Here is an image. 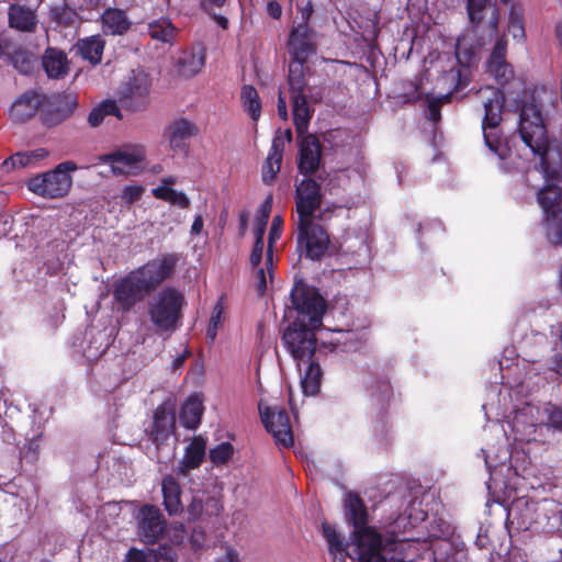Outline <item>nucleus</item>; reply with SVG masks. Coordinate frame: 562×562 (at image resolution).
I'll return each mask as SVG.
<instances>
[{
	"label": "nucleus",
	"instance_id": "nucleus-15",
	"mask_svg": "<svg viewBox=\"0 0 562 562\" xmlns=\"http://www.w3.org/2000/svg\"><path fill=\"white\" fill-rule=\"evenodd\" d=\"M299 235L297 241L305 248L306 257L312 260L321 259L329 246V236L327 232L313 218L297 222Z\"/></svg>",
	"mask_w": 562,
	"mask_h": 562
},
{
	"label": "nucleus",
	"instance_id": "nucleus-25",
	"mask_svg": "<svg viewBox=\"0 0 562 562\" xmlns=\"http://www.w3.org/2000/svg\"><path fill=\"white\" fill-rule=\"evenodd\" d=\"M49 156V151L44 147L18 151L5 159L2 167L5 171L15 168H32L38 166Z\"/></svg>",
	"mask_w": 562,
	"mask_h": 562
},
{
	"label": "nucleus",
	"instance_id": "nucleus-9",
	"mask_svg": "<svg viewBox=\"0 0 562 562\" xmlns=\"http://www.w3.org/2000/svg\"><path fill=\"white\" fill-rule=\"evenodd\" d=\"M541 512L543 519L551 520L558 513V505L550 499L531 502L526 497H519L512 503L507 510V518L510 524H516L518 529L529 530L535 525H542V520L533 518V515Z\"/></svg>",
	"mask_w": 562,
	"mask_h": 562
},
{
	"label": "nucleus",
	"instance_id": "nucleus-1",
	"mask_svg": "<svg viewBox=\"0 0 562 562\" xmlns=\"http://www.w3.org/2000/svg\"><path fill=\"white\" fill-rule=\"evenodd\" d=\"M487 149L508 166L518 168L520 154L539 159L546 184L538 192L548 240L562 245V143H485Z\"/></svg>",
	"mask_w": 562,
	"mask_h": 562
},
{
	"label": "nucleus",
	"instance_id": "nucleus-34",
	"mask_svg": "<svg viewBox=\"0 0 562 562\" xmlns=\"http://www.w3.org/2000/svg\"><path fill=\"white\" fill-rule=\"evenodd\" d=\"M43 67L49 78H61L67 75V57L56 48H47L42 59Z\"/></svg>",
	"mask_w": 562,
	"mask_h": 562
},
{
	"label": "nucleus",
	"instance_id": "nucleus-63",
	"mask_svg": "<svg viewBox=\"0 0 562 562\" xmlns=\"http://www.w3.org/2000/svg\"><path fill=\"white\" fill-rule=\"evenodd\" d=\"M267 223H268V221H266V220L257 218L256 227H255V243L263 241V235L266 232Z\"/></svg>",
	"mask_w": 562,
	"mask_h": 562
},
{
	"label": "nucleus",
	"instance_id": "nucleus-51",
	"mask_svg": "<svg viewBox=\"0 0 562 562\" xmlns=\"http://www.w3.org/2000/svg\"><path fill=\"white\" fill-rule=\"evenodd\" d=\"M508 32L514 38L522 40L525 37V30L522 19L515 8H512L509 14Z\"/></svg>",
	"mask_w": 562,
	"mask_h": 562
},
{
	"label": "nucleus",
	"instance_id": "nucleus-36",
	"mask_svg": "<svg viewBox=\"0 0 562 562\" xmlns=\"http://www.w3.org/2000/svg\"><path fill=\"white\" fill-rule=\"evenodd\" d=\"M165 133L169 140H184L200 137V127L195 123L180 117L169 124Z\"/></svg>",
	"mask_w": 562,
	"mask_h": 562
},
{
	"label": "nucleus",
	"instance_id": "nucleus-42",
	"mask_svg": "<svg viewBox=\"0 0 562 562\" xmlns=\"http://www.w3.org/2000/svg\"><path fill=\"white\" fill-rule=\"evenodd\" d=\"M176 33V29L167 19L153 21L148 24V34L153 40L164 43L170 42Z\"/></svg>",
	"mask_w": 562,
	"mask_h": 562
},
{
	"label": "nucleus",
	"instance_id": "nucleus-47",
	"mask_svg": "<svg viewBox=\"0 0 562 562\" xmlns=\"http://www.w3.org/2000/svg\"><path fill=\"white\" fill-rule=\"evenodd\" d=\"M224 306L222 299L214 305L210 323L206 329V337L210 339V341H214V339L217 336V330L222 326L224 322Z\"/></svg>",
	"mask_w": 562,
	"mask_h": 562
},
{
	"label": "nucleus",
	"instance_id": "nucleus-62",
	"mask_svg": "<svg viewBox=\"0 0 562 562\" xmlns=\"http://www.w3.org/2000/svg\"><path fill=\"white\" fill-rule=\"evenodd\" d=\"M203 510V504L200 498L193 497L191 504L188 506V513L193 519L198 518Z\"/></svg>",
	"mask_w": 562,
	"mask_h": 562
},
{
	"label": "nucleus",
	"instance_id": "nucleus-37",
	"mask_svg": "<svg viewBox=\"0 0 562 562\" xmlns=\"http://www.w3.org/2000/svg\"><path fill=\"white\" fill-rule=\"evenodd\" d=\"M205 64V53L203 48L186 52L179 59V71L184 77H192L200 72Z\"/></svg>",
	"mask_w": 562,
	"mask_h": 562
},
{
	"label": "nucleus",
	"instance_id": "nucleus-45",
	"mask_svg": "<svg viewBox=\"0 0 562 562\" xmlns=\"http://www.w3.org/2000/svg\"><path fill=\"white\" fill-rule=\"evenodd\" d=\"M282 224L283 221L281 216H274L271 223L270 232H269V240H268V249L266 255V265L268 269H271L272 259H273V245L280 238L282 233Z\"/></svg>",
	"mask_w": 562,
	"mask_h": 562
},
{
	"label": "nucleus",
	"instance_id": "nucleus-31",
	"mask_svg": "<svg viewBox=\"0 0 562 562\" xmlns=\"http://www.w3.org/2000/svg\"><path fill=\"white\" fill-rule=\"evenodd\" d=\"M164 505L169 515H177L182 512L181 488L172 475L164 477L161 483Z\"/></svg>",
	"mask_w": 562,
	"mask_h": 562
},
{
	"label": "nucleus",
	"instance_id": "nucleus-46",
	"mask_svg": "<svg viewBox=\"0 0 562 562\" xmlns=\"http://www.w3.org/2000/svg\"><path fill=\"white\" fill-rule=\"evenodd\" d=\"M227 0H202L201 7L204 11H206L212 19L221 26L223 30L228 27V20L223 14L216 13L217 9H222L226 4Z\"/></svg>",
	"mask_w": 562,
	"mask_h": 562
},
{
	"label": "nucleus",
	"instance_id": "nucleus-11",
	"mask_svg": "<svg viewBox=\"0 0 562 562\" xmlns=\"http://www.w3.org/2000/svg\"><path fill=\"white\" fill-rule=\"evenodd\" d=\"M179 261L177 254H162L131 271L149 294L171 277Z\"/></svg>",
	"mask_w": 562,
	"mask_h": 562
},
{
	"label": "nucleus",
	"instance_id": "nucleus-5",
	"mask_svg": "<svg viewBox=\"0 0 562 562\" xmlns=\"http://www.w3.org/2000/svg\"><path fill=\"white\" fill-rule=\"evenodd\" d=\"M306 61L292 59L289 65L288 82L291 91L293 122L301 140H317L313 136H303L308 127L312 117V110L307 103L305 93V64Z\"/></svg>",
	"mask_w": 562,
	"mask_h": 562
},
{
	"label": "nucleus",
	"instance_id": "nucleus-24",
	"mask_svg": "<svg viewBox=\"0 0 562 562\" xmlns=\"http://www.w3.org/2000/svg\"><path fill=\"white\" fill-rule=\"evenodd\" d=\"M176 424V416L172 408L167 405H160L154 413L153 428L150 436L156 443H161L169 438Z\"/></svg>",
	"mask_w": 562,
	"mask_h": 562
},
{
	"label": "nucleus",
	"instance_id": "nucleus-49",
	"mask_svg": "<svg viewBox=\"0 0 562 562\" xmlns=\"http://www.w3.org/2000/svg\"><path fill=\"white\" fill-rule=\"evenodd\" d=\"M323 535L328 542L330 552L335 555L337 553H339L341 555V558L344 559L342 553L345 551V547H344V543H342L339 535L336 532V530L331 526L324 524L323 525ZM342 562H345V561L342 560Z\"/></svg>",
	"mask_w": 562,
	"mask_h": 562
},
{
	"label": "nucleus",
	"instance_id": "nucleus-59",
	"mask_svg": "<svg viewBox=\"0 0 562 562\" xmlns=\"http://www.w3.org/2000/svg\"><path fill=\"white\" fill-rule=\"evenodd\" d=\"M262 255L263 241L255 243L249 258L251 268H258V266H261Z\"/></svg>",
	"mask_w": 562,
	"mask_h": 562
},
{
	"label": "nucleus",
	"instance_id": "nucleus-14",
	"mask_svg": "<svg viewBox=\"0 0 562 562\" xmlns=\"http://www.w3.org/2000/svg\"><path fill=\"white\" fill-rule=\"evenodd\" d=\"M259 413L266 429L272 435L277 445L284 448L292 447L293 432L285 411L269 406L261 401L259 402Z\"/></svg>",
	"mask_w": 562,
	"mask_h": 562
},
{
	"label": "nucleus",
	"instance_id": "nucleus-27",
	"mask_svg": "<svg viewBox=\"0 0 562 562\" xmlns=\"http://www.w3.org/2000/svg\"><path fill=\"white\" fill-rule=\"evenodd\" d=\"M205 440L201 437H195L187 447L177 473L181 476H187L190 470L199 468L205 457Z\"/></svg>",
	"mask_w": 562,
	"mask_h": 562
},
{
	"label": "nucleus",
	"instance_id": "nucleus-43",
	"mask_svg": "<svg viewBox=\"0 0 562 562\" xmlns=\"http://www.w3.org/2000/svg\"><path fill=\"white\" fill-rule=\"evenodd\" d=\"M106 115H119V108L115 101H104L93 109L88 116V122L92 127H97Z\"/></svg>",
	"mask_w": 562,
	"mask_h": 562
},
{
	"label": "nucleus",
	"instance_id": "nucleus-35",
	"mask_svg": "<svg viewBox=\"0 0 562 562\" xmlns=\"http://www.w3.org/2000/svg\"><path fill=\"white\" fill-rule=\"evenodd\" d=\"M203 403L199 395H191L182 405L180 423L188 429H195L201 423Z\"/></svg>",
	"mask_w": 562,
	"mask_h": 562
},
{
	"label": "nucleus",
	"instance_id": "nucleus-12",
	"mask_svg": "<svg viewBox=\"0 0 562 562\" xmlns=\"http://www.w3.org/2000/svg\"><path fill=\"white\" fill-rule=\"evenodd\" d=\"M151 79L144 70H132L121 85L120 101L126 109L138 111L148 104Z\"/></svg>",
	"mask_w": 562,
	"mask_h": 562
},
{
	"label": "nucleus",
	"instance_id": "nucleus-30",
	"mask_svg": "<svg viewBox=\"0 0 562 562\" xmlns=\"http://www.w3.org/2000/svg\"><path fill=\"white\" fill-rule=\"evenodd\" d=\"M40 106V95L35 92H25L11 106L10 116L15 122L31 119Z\"/></svg>",
	"mask_w": 562,
	"mask_h": 562
},
{
	"label": "nucleus",
	"instance_id": "nucleus-57",
	"mask_svg": "<svg viewBox=\"0 0 562 562\" xmlns=\"http://www.w3.org/2000/svg\"><path fill=\"white\" fill-rule=\"evenodd\" d=\"M546 411L548 414L547 425L555 430H562V408L551 406Z\"/></svg>",
	"mask_w": 562,
	"mask_h": 562
},
{
	"label": "nucleus",
	"instance_id": "nucleus-29",
	"mask_svg": "<svg viewBox=\"0 0 562 562\" xmlns=\"http://www.w3.org/2000/svg\"><path fill=\"white\" fill-rule=\"evenodd\" d=\"M538 408L529 403H526L522 407L516 409L509 424L516 434L529 436L532 434L533 428L537 425L536 414Z\"/></svg>",
	"mask_w": 562,
	"mask_h": 562
},
{
	"label": "nucleus",
	"instance_id": "nucleus-50",
	"mask_svg": "<svg viewBox=\"0 0 562 562\" xmlns=\"http://www.w3.org/2000/svg\"><path fill=\"white\" fill-rule=\"evenodd\" d=\"M145 187L140 184H128L122 189L121 200L124 204H133L137 202L144 194Z\"/></svg>",
	"mask_w": 562,
	"mask_h": 562
},
{
	"label": "nucleus",
	"instance_id": "nucleus-52",
	"mask_svg": "<svg viewBox=\"0 0 562 562\" xmlns=\"http://www.w3.org/2000/svg\"><path fill=\"white\" fill-rule=\"evenodd\" d=\"M177 555L169 546H159L156 550L150 551V562H176Z\"/></svg>",
	"mask_w": 562,
	"mask_h": 562
},
{
	"label": "nucleus",
	"instance_id": "nucleus-55",
	"mask_svg": "<svg viewBox=\"0 0 562 562\" xmlns=\"http://www.w3.org/2000/svg\"><path fill=\"white\" fill-rule=\"evenodd\" d=\"M414 507H415V503L412 504L411 510H413ZM426 518H427V514L423 510H419L415 515L412 512H409V514L407 516H400L395 520V526H394L393 532H395V528H400L404 524L405 520H407V524L412 528H415L417 522H423Z\"/></svg>",
	"mask_w": 562,
	"mask_h": 562
},
{
	"label": "nucleus",
	"instance_id": "nucleus-44",
	"mask_svg": "<svg viewBox=\"0 0 562 562\" xmlns=\"http://www.w3.org/2000/svg\"><path fill=\"white\" fill-rule=\"evenodd\" d=\"M234 447L231 442H221L210 449L209 458L213 465L222 467L228 463L234 454Z\"/></svg>",
	"mask_w": 562,
	"mask_h": 562
},
{
	"label": "nucleus",
	"instance_id": "nucleus-58",
	"mask_svg": "<svg viewBox=\"0 0 562 562\" xmlns=\"http://www.w3.org/2000/svg\"><path fill=\"white\" fill-rule=\"evenodd\" d=\"M125 562H150V551L146 552L132 548L126 553Z\"/></svg>",
	"mask_w": 562,
	"mask_h": 562
},
{
	"label": "nucleus",
	"instance_id": "nucleus-28",
	"mask_svg": "<svg viewBox=\"0 0 562 562\" xmlns=\"http://www.w3.org/2000/svg\"><path fill=\"white\" fill-rule=\"evenodd\" d=\"M177 182L175 176H168L161 179L160 184L151 190L153 195L170 204L177 205L181 209H187L190 205V200L186 193L176 191L170 186Z\"/></svg>",
	"mask_w": 562,
	"mask_h": 562
},
{
	"label": "nucleus",
	"instance_id": "nucleus-32",
	"mask_svg": "<svg viewBox=\"0 0 562 562\" xmlns=\"http://www.w3.org/2000/svg\"><path fill=\"white\" fill-rule=\"evenodd\" d=\"M321 143H301L299 156V170L303 175L316 171L321 164Z\"/></svg>",
	"mask_w": 562,
	"mask_h": 562
},
{
	"label": "nucleus",
	"instance_id": "nucleus-6",
	"mask_svg": "<svg viewBox=\"0 0 562 562\" xmlns=\"http://www.w3.org/2000/svg\"><path fill=\"white\" fill-rule=\"evenodd\" d=\"M79 167L71 160L58 164L53 170L36 175L27 181V189L46 199H59L68 194L72 186L70 172Z\"/></svg>",
	"mask_w": 562,
	"mask_h": 562
},
{
	"label": "nucleus",
	"instance_id": "nucleus-54",
	"mask_svg": "<svg viewBox=\"0 0 562 562\" xmlns=\"http://www.w3.org/2000/svg\"><path fill=\"white\" fill-rule=\"evenodd\" d=\"M483 453L485 465L491 476L494 474L498 465L503 467L509 460V452L507 449L502 450V452L496 456V460H493L488 453H485L484 450Z\"/></svg>",
	"mask_w": 562,
	"mask_h": 562
},
{
	"label": "nucleus",
	"instance_id": "nucleus-48",
	"mask_svg": "<svg viewBox=\"0 0 562 562\" xmlns=\"http://www.w3.org/2000/svg\"><path fill=\"white\" fill-rule=\"evenodd\" d=\"M451 63L450 68L443 71L442 80L447 82L454 91L463 88L464 83L461 81V70L457 67V58L449 57Z\"/></svg>",
	"mask_w": 562,
	"mask_h": 562
},
{
	"label": "nucleus",
	"instance_id": "nucleus-22",
	"mask_svg": "<svg viewBox=\"0 0 562 562\" xmlns=\"http://www.w3.org/2000/svg\"><path fill=\"white\" fill-rule=\"evenodd\" d=\"M164 531V520L159 510L146 505L139 510L138 533L146 543L155 542Z\"/></svg>",
	"mask_w": 562,
	"mask_h": 562
},
{
	"label": "nucleus",
	"instance_id": "nucleus-53",
	"mask_svg": "<svg viewBox=\"0 0 562 562\" xmlns=\"http://www.w3.org/2000/svg\"><path fill=\"white\" fill-rule=\"evenodd\" d=\"M272 267L269 270L266 262L263 266H258V268H252L255 278H256V289L259 294H262L267 289V276L272 278Z\"/></svg>",
	"mask_w": 562,
	"mask_h": 562
},
{
	"label": "nucleus",
	"instance_id": "nucleus-21",
	"mask_svg": "<svg viewBox=\"0 0 562 562\" xmlns=\"http://www.w3.org/2000/svg\"><path fill=\"white\" fill-rule=\"evenodd\" d=\"M506 40L498 38L486 63V72L499 85L507 83L514 77L513 67L506 60Z\"/></svg>",
	"mask_w": 562,
	"mask_h": 562
},
{
	"label": "nucleus",
	"instance_id": "nucleus-20",
	"mask_svg": "<svg viewBox=\"0 0 562 562\" xmlns=\"http://www.w3.org/2000/svg\"><path fill=\"white\" fill-rule=\"evenodd\" d=\"M344 507L348 522L353 526L350 547L356 544L361 532L370 531L380 535L374 528L367 526L368 514L362 499L358 495L348 493L345 497Z\"/></svg>",
	"mask_w": 562,
	"mask_h": 562
},
{
	"label": "nucleus",
	"instance_id": "nucleus-16",
	"mask_svg": "<svg viewBox=\"0 0 562 562\" xmlns=\"http://www.w3.org/2000/svg\"><path fill=\"white\" fill-rule=\"evenodd\" d=\"M310 14H303V23L293 27L290 33L288 48L292 59L306 61L316 53L317 33L307 23Z\"/></svg>",
	"mask_w": 562,
	"mask_h": 562
},
{
	"label": "nucleus",
	"instance_id": "nucleus-56",
	"mask_svg": "<svg viewBox=\"0 0 562 562\" xmlns=\"http://www.w3.org/2000/svg\"><path fill=\"white\" fill-rule=\"evenodd\" d=\"M347 179L348 176L345 171H335L334 173H329L327 178L323 179V182L325 183V190L334 193L336 187L346 184Z\"/></svg>",
	"mask_w": 562,
	"mask_h": 562
},
{
	"label": "nucleus",
	"instance_id": "nucleus-40",
	"mask_svg": "<svg viewBox=\"0 0 562 562\" xmlns=\"http://www.w3.org/2000/svg\"><path fill=\"white\" fill-rule=\"evenodd\" d=\"M79 50L81 56L89 60L91 64H98L101 61L104 42L100 36H91L80 41Z\"/></svg>",
	"mask_w": 562,
	"mask_h": 562
},
{
	"label": "nucleus",
	"instance_id": "nucleus-10",
	"mask_svg": "<svg viewBox=\"0 0 562 562\" xmlns=\"http://www.w3.org/2000/svg\"><path fill=\"white\" fill-rule=\"evenodd\" d=\"M484 108L482 131L484 140H499L502 131L503 112L505 106L504 92L494 87L481 88L477 92Z\"/></svg>",
	"mask_w": 562,
	"mask_h": 562
},
{
	"label": "nucleus",
	"instance_id": "nucleus-38",
	"mask_svg": "<svg viewBox=\"0 0 562 562\" xmlns=\"http://www.w3.org/2000/svg\"><path fill=\"white\" fill-rule=\"evenodd\" d=\"M240 103L244 111L252 121H257L261 115V100L257 90L252 86H244L240 91Z\"/></svg>",
	"mask_w": 562,
	"mask_h": 562
},
{
	"label": "nucleus",
	"instance_id": "nucleus-41",
	"mask_svg": "<svg viewBox=\"0 0 562 562\" xmlns=\"http://www.w3.org/2000/svg\"><path fill=\"white\" fill-rule=\"evenodd\" d=\"M10 61L23 75L31 74L36 66V57L23 47L14 49L10 55Z\"/></svg>",
	"mask_w": 562,
	"mask_h": 562
},
{
	"label": "nucleus",
	"instance_id": "nucleus-13",
	"mask_svg": "<svg viewBox=\"0 0 562 562\" xmlns=\"http://www.w3.org/2000/svg\"><path fill=\"white\" fill-rule=\"evenodd\" d=\"M99 162L108 164L114 176H137L145 169V153L139 147L124 148L98 157Z\"/></svg>",
	"mask_w": 562,
	"mask_h": 562
},
{
	"label": "nucleus",
	"instance_id": "nucleus-4",
	"mask_svg": "<svg viewBox=\"0 0 562 562\" xmlns=\"http://www.w3.org/2000/svg\"><path fill=\"white\" fill-rule=\"evenodd\" d=\"M186 304L181 291L172 286H165L153 295L147 302V314L158 333H173L182 316Z\"/></svg>",
	"mask_w": 562,
	"mask_h": 562
},
{
	"label": "nucleus",
	"instance_id": "nucleus-39",
	"mask_svg": "<svg viewBox=\"0 0 562 562\" xmlns=\"http://www.w3.org/2000/svg\"><path fill=\"white\" fill-rule=\"evenodd\" d=\"M307 368L301 379V386L305 395H315L321 387L322 370L318 363L308 361Z\"/></svg>",
	"mask_w": 562,
	"mask_h": 562
},
{
	"label": "nucleus",
	"instance_id": "nucleus-2",
	"mask_svg": "<svg viewBox=\"0 0 562 562\" xmlns=\"http://www.w3.org/2000/svg\"><path fill=\"white\" fill-rule=\"evenodd\" d=\"M291 299L299 317L286 328L282 341L301 368V364L308 362L315 352L316 339L313 331L322 325L326 304L314 288L303 283L295 284Z\"/></svg>",
	"mask_w": 562,
	"mask_h": 562
},
{
	"label": "nucleus",
	"instance_id": "nucleus-64",
	"mask_svg": "<svg viewBox=\"0 0 562 562\" xmlns=\"http://www.w3.org/2000/svg\"><path fill=\"white\" fill-rule=\"evenodd\" d=\"M215 562H239L238 553L233 549H227L225 554Z\"/></svg>",
	"mask_w": 562,
	"mask_h": 562
},
{
	"label": "nucleus",
	"instance_id": "nucleus-33",
	"mask_svg": "<svg viewBox=\"0 0 562 562\" xmlns=\"http://www.w3.org/2000/svg\"><path fill=\"white\" fill-rule=\"evenodd\" d=\"M284 143H272L267 159L262 165L261 178L263 183L272 184L280 171L283 158Z\"/></svg>",
	"mask_w": 562,
	"mask_h": 562
},
{
	"label": "nucleus",
	"instance_id": "nucleus-17",
	"mask_svg": "<svg viewBox=\"0 0 562 562\" xmlns=\"http://www.w3.org/2000/svg\"><path fill=\"white\" fill-rule=\"evenodd\" d=\"M146 295L148 293L132 272L117 280L113 285L114 304L122 312H130Z\"/></svg>",
	"mask_w": 562,
	"mask_h": 562
},
{
	"label": "nucleus",
	"instance_id": "nucleus-18",
	"mask_svg": "<svg viewBox=\"0 0 562 562\" xmlns=\"http://www.w3.org/2000/svg\"><path fill=\"white\" fill-rule=\"evenodd\" d=\"M321 202V187L315 180L303 179L296 184L295 204L299 222L313 218Z\"/></svg>",
	"mask_w": 562,
	"mask_h": 562
},
{
	"label": "nucleus",
	"instance_id": "nucleus-26",
	"mask_svg": "<svg viewBox=\"0 0 562 562\" xmlns=\"http://www.w3.org/2000/svg\"><path fill=\"white\" fill-rule=\"evenodd\" d=\"M101 24L104 34L123 35L128 31L132 22L124 10L109 8L101 15Z\"/></svg>",
	"mask_w": 562,
	"mask_h": 562
},
{
	"label": "nucleus",
	"instance_id": "nucleus-3",
	"mask_svg": "<svg viewBox=\"0 0 562 562\" xmlns=\"http://www.w3.org/2000/svg\"><path fill=\"white\" fill-rule=\"evenodd\" d=\"M419 538L404 537L384 540L381 535L361 532L347 553L359 562H411L417 554Z\"/></svg>",
	"mask_w": 562,
	"mask_h": 562
},
{
	"label": "nucleus",
	"instance_id": "nucleus-60",
	"mask_svg": "<svg viewBox=\"0 0 562 562\" xmlns=\"http://www.w3.org/2000/svg\"><path fill=\"white\" fill-rule=\"evenodd\" d=\"M428 101V109H427V115L430 121L434 123L438 122L440 120V104L435 99H427Z\"/></svg>",
	"mask_w": 562,
	"mask_h": 562
},
{
	"label": "nucleus",
	"instance_id": "nucleus-61",
	"mask_svg": "<svg viewBox=\"0 0 562 562\" xmlns=\"http://www.w3.org/2000/svg\"><path fill=\"white\" fill-rule=\"evenodd\" d=\"M272 195L269 194L265 201L262 202L260 209H259V216H258V220H266L268 221L269 220V216H270V212H271V209H272Z\"/></svg>",
	"mask_w": 562,
	"mask_h": 562
},
{
	"label": "nucleus",
	"instance_id": "nucleus-7",
	"mask_svg": "<svg viewBox=\"0 0 562 562\" xmlns=\"http://www.w3.org/2000/svg\"><path fill=\"white\" fill-rule=\"evenodd\" d=\"M467 11L472 33L476 35L480 30L483 31L476 45L469 48L468 61L471 63L481 47L497 37L498 10L491 0H468Z\"/></svg>",
	"mask_w": 562,
	"mask_h": 562
},
{
	"label": "nucleus",
	"instance_id": "nucleus-23",
	"mask_svg": "<svg viewBox=\"0 0 562 562\" xmlns=\"http://www.w3.org/2000/svg\"><path fill=\"white\" fill-rule=\"evenodd\" d=\"M35 10L19 3L10 4L8 9V24L11 29L23 33H33L37 27Z\"/></svg>",
	"mask_w": 562,
	"mask_h": 562
},
{
	"label": "nucleus",
	"instance_id": "nucleus-8",
	"mask_svg": "<svg viewBox=\"0 0 562 562\" xmlns=\"http://www.w3.org/2000/svg\"><path fill=\"white\" fill-rule=\"evenodd\" d=\"M535 93L525 92L517 104L521 140H555V136L549 133L540 101Z\"/></svg>",
	"mask_w": 562,
	"mask_h": 562
},
{
	"label": "nucleus",
	"instance_id": "nucleus-19",
	"mask_svg": "<svg viewBox=\"0 0 562 562\" xmlns=\"http://www.w3.org/2000/svg\"><path fill=\"white\" fill-rule=\"evenodd\" d=\"M49 110L42 111L41 120L47 126H54L70 116L78 105L77 95L74 92L54 94L48 101Z\"/></svg>",
	"mask_w": 562,
	"mask_h": 562
}]
</instances>
